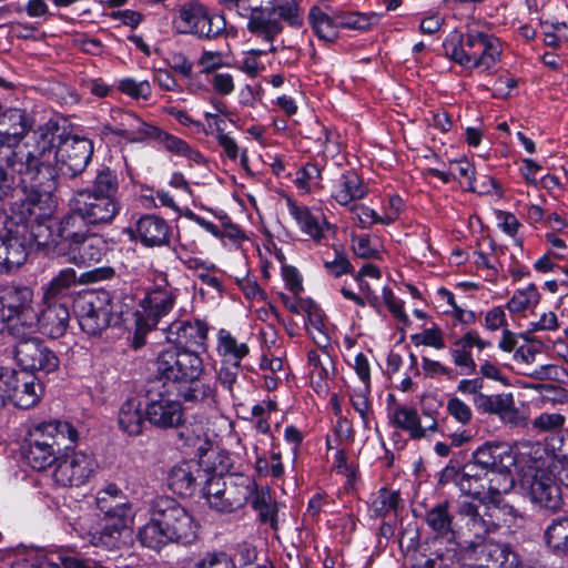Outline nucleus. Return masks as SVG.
<instances>
[{"instance_id":"nucleus-1","label":"nucleus","mask_w":568,"mask_h":568,"mask_svg":"<svg viewBox=\"0 0 568 568\" xmlns=\"http://www.w3.org/2000/svg\"><path fill=\"white\" fill-rule=\"evenodd\" d=\"M58 131L55 125L47 124L40 133L39 145L22 154L32 159L20 182L24 189L50 190L58 172L77 176L89 164L93 154L92 142L79 136L63 138Z\"/></svg>"},{"instance_id":"nucleus-2","label":"nucleus","mask_w":568,"mask_h":568,"mask_svg":"<svg viewBox=\"0 0 568 568\" xmlns=\"http://www.w3.org/2000/svg\"><path fill=\"white\" fill-rule=\"evenodd\" d=\"M443 48L446 57L455 63L480 72H490L503 52L500 40L476 23L468 24L465 32H449Z\"/></svg>"},{"instance_id":"nucleus-3","label":"nucleus","mask_w":568,"mask_h":568,"mask_svg":"<svg viewBox=\"0 0 568 568\" xmlns=\"http://www.w3.org/2000/svg\"><path fill=\"white\" fill-rule=\"evenodd\" d=\"M458 536L485 540L500 528H513L523 519L521 514L510 504H490L463 499L457 503Z\"/></svg>"},{"instance_id":"nucleus-4","label":"nucleus","mask_w":568,"mask_h":568,"mask_svg":"<svg viewBox=\"0 0 568 568\" xmlns=\"http://www.w3.org/2000/svg\"><path fill=\"white\" fill-rule=\"evenodd\" d=\"M30 195L17 207L11 215H17L28 223V246L34 243L38 247L51 248L59 255L58 221L52 219L53 204L50 190L44 187L30 189Z\"/></svg>"},{"instance_id":"nucleus-5","label":"nucleus","mask_w":568,"mask_h":568,"mask_svg":"<svg viewBox=\"0 0 568 568\" xmlns=\"http://www.w3.org/2000/svg\"><path fill=\"white\" fill-rule=\"evenodd\" d=\"M517 455L506 444L486 443L477 449V465L485 468L486 501L506 504L503 496L515 485L511 468L517 465Z\"/></svg>"},{"instance_id":"nucleus-6","label":"nucleus","mask_w":568,"mask_h":568,"mask_svg":"<svg viewBox=\"0 0 568 568\" xmlns=\"http://www.w3.org/2000/svg\"><path fill=\"white\" fill-rule=\"evenodd\" d=\"M254 490L255 480L248 476L237 475L224 478L213 475L202 488V495L210 508L230 514L243 508Z\"/></svg>"},{"instance_id":"nucleus-7","label":"nucleus","mask_w":568,"mask_h":568,"mask_svg":"<svg viewBox=\"0 0 568 568\" xmlns=\"http://www.w3.org/2000/svg\"><path fill=\"white\" fill-rule=\"evenodd\" d=\"M173 24L181 34H191L201 40H212L225 30V20L212 16L200 0H186L176 10Z\"/></svg>"},{"instance_id":"nucleus-8","label":"nucleus","mask_w":568,"mask_h":568,"mask_svg":"<svg viewBox=\"0 0 568 568\" xmlns=\"http://www.w3.org/2000/svg\"><path fill=\"white\" fill-rule=\"evenodd\" d=\"M160 379L176 385L204 375V363L200 354L187 348L169 346L160 351L154 361Z\"/></svg>"},{"instance_id":"nucleus-9","label":"nucleus","mask_w":568,"mask_h":568,"mask_svg":"<svg viewBox=\"0 0 568 568\" xmlns=\"http://www.w3.org/2000/svg\"><path fill=\"white\" fill-rule=\"evenodd\" d=\"M9 329L11 335L18 339L14 356L23 372L49 374L59 367L60 362L55 353L40 339L31 337L33 332H29V329L21 332L18 324L10 325Z\"/></svg>"},{"instance_id":"nucleus-10","label":"nucleus","mask_w":568,"mask_h":568,"mask_svg":"<svg viewBox=\"0 0 568 568\" xmlns=\"http://www.w3.org/2000/svg\"><path fill=\"white\" fill-rule=\"evenodd\" d=\"M151 509L171 541L189 544L195 538L197 526L193 517L175 499L156 497Z\"/></svg>"},{"instance_id":"nucleus-11","label":"nucleus","mask_w":568,"mask_h":568,"mask_svg":"<svg viewBox=\"0 0 568 568\" xmlns=\"http://www.w3.org/2000/svg\"><path fill=\"white\" fill-rule=\"evenodd\" d=\"M74 307L81 329L89 335L104 331L116 313L113 295L108 291L88 293L75 302Z\"/></svg>"},{"instance_id":"nucleus-12","label":"nucleus","mask_w":568,"mask_h":568,"mask_svg":"<svg viewBox=\"0 0 568 568\" xmlns=\"http://www.w3.org/2000/svg\"><path fill=\"white\" fill-rule=\"evenodd\" d=\"M28 253V223L17 215L8 216L0 232V273L21 266Z\"/></svg>"},{"instance_id":"nucleus-13","label":"nucleus","mask_w":568,"mask_h":568,"mask_svg":"<svg viewBox=\"0 0 568 568\" xmlns=\"http://www.w3.org/2000/svg\"><path fill=\"white\" fill-rule=\"evenodd\" d=\"M43 387L33 374L10 371L0 374V397L21 409L37 405L42 396Z\"/></svg>"},{"instance_id":"nucleus-14","label":"nucleus","mask_w":568,"mask_h":568,"mask_svg":"<svg viewBox=\"0 0 568 568\" xmlns=\"http://www.w3.org/2000/svg\"><path fill=\"white\" fill-rule=\"evenodd\" d=\"M179 294L180 290L169 282L165 273L155 274L153 286L142 301L143 321L149 329L155 327L159 321L172 311Z\"/></svg>"},{"instance_id":"nucleus-15","label":"nucleus","mask_w":568,"mask_h":568,"mask_svg":"<svg viewBox=\"0 0 568 568\" xmlns=\"http://www.w3.org/2000/svg\"><path fill=\"white\" fill-rule=\"evenodd\" d=\"M32 296V291L26 286L0 287V314L4 323L16 318L14 324L19 325L21 332H33L36 313L31 310Z\"/></svg>"},{"instance_id":"nucleus-16","label":"nucleus","mask_w":568,"mask_h":568,"mask_svg":"<svg viewBox=\"0 0 568 568\" xmlns=\"http://www.w3.org/2000/svg\"><path fill=\"white\" fill-rule=\"evenodd\" d=\"M524 485L531 501L540 508L555 511L561 507V489L551 471L530 466L524 476Z\"/></svg>"},{"instance_id":"nucleus-17","label":"nucleus","mask_w":568,"mask_h":568,"mask_svg":"<svg viewBox=\"0 0 568 568\" xmlns=\"http://www.w3.org/2000/svg\"><path fill=\"white\" fill-rule=\"evenodd\" d=\"M97 467V462L91 454L73 452L59 459L52 478L61 487H79L93 476Z\"/></svg>"},{"instance_id":"nucleus-18","label":"nucleus","mask_w":568,"mask_h":568,"mask_svg":"<svg viewBox=\"0 0 568 568\" xmlns=\"http://www.w3.org/2000/svg\"><path fill=\"white\" fill-rule=\"evenodd\" d=\"M210 325L201 318H183L173 321L164 328L165 339L179 348H206Z\"/></svg>"},{"instance_id":"nucleus-19","label":"nucleus","mask_w":568,"mask_h":568,"mask_svg":"<svg viewBox=\"0 0 568 568\" xmlns=\"http://www.w3.org/2000/svg\"><path fill=\"white\" fill-rule=\"evenodd\" d=\"M70 201L93 226L111 223L120 211V204L115 197L95 195L84 191L78 192Z\"/></svg>"},{"instance_id":"nucleus-20","label":"nucleus","mask_w":568,"mask_h":568,"mask_svg":"<svg viewBox=\"0 0 568 568\" xmlns=\"http://www.w3.org/2000/svg\"><path fill=\"white\" fill-rule=\"evenodd\" d=\"M145 414L148 422L162 429L174 428L183 422V408L181 403L169 394L148 392Z\"/></svg>"},{"instance_id":"nucleus-21","label":"nucleus","mask_w":568,"mask_h":568,"mask_svg":"<svg viewBox=\"0 0 568 568\" xmlns=\"http://www.w3.org/2000/svg\"><path fill=\"white\" fill-rule=\"evenodd\" d=\"M77 429L69 423L62 420L43 422L29 432V437L32 439L48 444L51 449L59 455L71 449L78 440Z\"/></svg>"},{"instance_id":"nucleus-22","label":"nucleus","mask_w":568,"mask_h":568,"mask_svg":"<svg viewBox=\"0 0 568 568\" xmlns=\"http://www.w3.org/2000/svg\"><path fill=\"white\" fill-rule=\"evenodd\" d=\"M423 416L425 425L422 424V417L414 406L395 405L388 412L390 424L406 432L412 439H420L426 437L428 433L438 430L437 420L430 414L424 413Z\"/></svg>"},{"instance_id":"nucleus-23","label":"nucleus","mask_w":568,"mask_h":568,"mask_svg":"<svg viewBox=\"0 0 568 568\" xmlns=\"http://www.w3.org/2000/svg\"><path fill=\"white\" fill-rule=\"evenodd\" d=\"M171 226L156 214L141 215L132 229V239L144 247H162L170 243Z\"/></svg>"},{"instance_id":"nucleus-24","label":"nucleus","mask_w":568,"mask_h":568,"mask_svg":"<svg viewBox=\"0 0 568 568\" xmlns=\"http://www.w3.org/2000/svg\"><path fill=\"white\" fill-rule=\"evenodd\" d=\"M281 17H278V12L275 10L273 6H265V10L255 11L253 14H248L247 19V30L261 38L268 44L267 49H252V52L255 55H261L268 51H274L273 47L274 39L282 32V23Z\"/></svg>"},{"instance_id":"nucleus-25","label":"nucleus","mask_w":568,"mask_h":568,"mask_svg":"<svg viewBox=\"0 0 568 568\" xmlns=\"http://www.w3.org/2000/svg\"><path fill=\"white\" fill-rule=\"evenodd\" d=\"M69 211L58 221L57 235L59 237V254L70 246L79 243L81 239L90 234L91 223L87 222L85 216L70 201Z\"/></svg>"},{"instance_id":"nucleus-26","label":"nucleus","mask_w":568,"mask_h":568,"mask_svg":"<svg viewBox=\"0 0 568 568\" xmlns=\"http://www.w3.org/2000/svg\"><path fill=\"white\" fill-rule=\"evenodd\" d=\"M108 250V241L102 235L91 232L81 239L79 243L59 254V256H65L68 262L82 266L100 263L106 255Z\"/></svg>"},{"instance_id":"nucleus-27","label":"nucleus","mask_w":568,"mask_h":568,"mask_svg":"<svg viewBox=\"0 0 568 568\" xmlns=\"http://www.w3.org/2000/svg\"><path fill=\"white\" fill-rule=\"evenodd\" d=\"M45 307L37 318L39 331L50 337L59 338L64 335L70 322V312L64 303L44 300Z\"/></svg>"},{"instance_id":"nucleus-28","label":"nucleus","mask_w":568,"mask_h":568,"mask_svg":"<svg viewBox=\"0 0 568 568\" xmlns=\"http://www.w3.org/2000/svg\"><path fill=\"white\" fill-rule=\"evenodd\" d=\"M251 337L236 334L226 328H220L216 333L215 351L220 359L242 363L251 353Z\"/></svg>"},{"instance_id":"nucleus-29","label":"nucleus","mask_w":568,"mask_h":568,"mask_svg":"<svg viewBox=\"0 0 568 568\" xmlns=\"http://www.w3.org/2000/svg\"><path fill=\"white\" fill-rule=\"evenodd\" d=\"M287 207L301 231L314 241L321 242L325 237V233L331 230V225L322 212L312 211L307 206L298 205L291 200L287 201Z\"/></svg>"},{"instance_id":"nucleus-30","label":"nucleus","mask_w":568,"mask_h":568,"mask_svg":"<svg viewBox=\"0 0 568 568\" xmlns=\"http://www.w3.org/2000/svg\"><path fill=\"white\" fill-rule=\"evenodd\" d=\"M368 194V187L355 171L342 173L332 186L331 196L342 206L349 207Z\"/></svg>"},{"instance_id":"nucleus-31","label":"nucleus","mask_w":568,"mask_h":568,"mask_svg":"<svg viewBox=\"0 0 568 568\" xmlns=\"http://www.w3.org/2000/svg\"><path fill=\"white\" fill-rule=\"evenodd\" d=\"M311 349L307 353V366L310 371L311 383L316 393H326L328 390L327 382L335 373L333 357L325 349Z\"/></svg>"},{"instance_id":"nucleus-32","label":"nucleus","mask_w":568,"mask_h":568,"mask_svg":"<svg viewBox=\"0 0 568 568\" xmlns=\"http://www.w3.org/2000/svg\"><path fill=\"white\" fill-rule=\"evenodd\" d=\"M204 470L195 460H184L174 465L168 476L170 489L180 496H191L195 489L196 479Z\"/></svg>"},{"instance_id":"nucleus-33","label":"nucleus","mask_w":568,"mask_h":568,"mask_svg":"<svg viewBox=\"0 0 568 568\" xmlns=\"http://www.w3.org/2000/svg\"><path fill=\"white\" fill-rule=\"evenodd\" d=\"M485 468L477 465V450L473 462L468 463L463 471L457 475L456 484L463 495L471 497L475 501H486Z\"/></svg>"},{"instance_id":"nucleus-34","label":"nucleus","mask_w":568,"mask_h":568,"mask_svg":"<svg viewBox=\"0 0 568 568\" xmlns=\"http://www.w3.org/2000/svg\"><path fill=\"white\" fill-rule=\"evenodd\" d=\"M146 422L145 405L139 398H129L121 405L118 423L128 435L142 434Z\"/></svg>"},{"instance_id":"nucleus-35","label":"nucleus","mask_w":568,"mask_h":568,"mask_svg":"<svg viewBox=\"0 0 568 568\" xmlns=\"http://www.w3.org/2000/svg\"><path fill=\"white\" fill-rule=\"evenodd\" d=\"M425 521L429 529L437 536L450 541H457L458 529L453 528V515L449 511V503L443 501L426 511Z\"/></svg>"},{"instance_id":"nucleus-36","label":"nucleus","mask_w":568,"mask_h":568,"mask_svg":"<svg viewBox=\"0 0 568 568\" xmlns=\"http://www.w3.org/2000/svg\"><path fill=\"white\" fill-rule=\"evenodd\" d=\"M475 407L484 414L498 415L505 422H514L517 410L511 394L477 395L474 397Z\"/></svg>"},{"instance_id":"nucleus-37","label":"nucleus","mask_w":568,"mask_h":568,"mask_svg":"<svg viewBox=\"0 0 568 568\" xmlns=\"http://www.w3.org/2000/svg\"><path fill=\"white\" fill-rule=\"evenodd\" d=\"M308 20L320 39L333 41L337 37V10L331 6L325 4L324 8L318 6L312 7Z\"/></svg>"},{"instance_id":"nucleus-38","label":"nucleus","mask_w":568,"mask_h":568,"mask_svg":"<svg viewBox=\"0 0 568 568\" xmlns=\"http://www.w3.org/2000/svg\"><path fill=\"white\" fill-rule=\"evenodd\" d=\"M123 509L120 508L122 519L109 520L100 531L92 534L90 542L93 546L105 549H116L120 547L122 534L131 521V518H125V510Z\"/></svg>"},{"instance_id":"nucleus-39","label":"nucleus","mask_w":568,"mask_h":568,"mask_svg":"<svg viewBox=\"0 0 568 568\" xmlns=\"http://www.w3.org/2000/svg\"><path fill=\"white\" fill-rule=\"evenodd\" d=\"M489 541L485 540H476L470 539L466 540L465 545H462L458 541H450L449 546H446L447 550H454L456 552V562L459 567L465 568H477L478 564L485 562V557L483 556L484 550L486 549V545Z\"/></svg>"},{"instance_id":"nucleus-40","label":"nucleus","mask_w":568,"mask_h":568,"mask_svg":"<svg viewBox=\"0 0 568 568\" xmlns=\"http://www.w3.org/2000/svg\"><path fill=\"white\" fill-rule=\"evenodd\" d=\"M252 508L257 513L262 524H268L273 529H277V503L272 497L267 487L258 488L255 484V490L250 497Z\"/></svg>"},{"instance_id":"nucleus-41","label":"nucleus","mask_w":568,"mask_h":568,"mask_svg":"<svg viewBox=\"0 0 568 568\" xmlns=\"http://www.w3.org/2000/svg\"><path fill=\"white\" fill-rule=\"evenodd\" d=\"M179 392L181 397L190 403H214L216 396L214 384L203 378V375L181 383Z\"/></svg>"},{"instance_id":"nucleus-42","label":"nucleus","mask_w":568,"mask_h":568,"mask_svg":"<svg viewBox=\"0 0 568 568\" xmlns=\"http://www.w3.org/2000/svg\"><path fill=\"white\" fill-rule=\"evenodd\" d=\"M153 141L158 142L165 151L175 155L185 156L196 164H203V155L195 149L191 148L184 140L179 136L172 135L162 129H158Z\"/></svg>"},{"instance_id":"nucleus-43","label":"nucleus","mask_w":568,"mask_h":568,"mask_svg":"<svg viewBox=\"0 0 568 568\" xmlns=\"http://www.w3.org/2000/svg\"><path fill=\"white\" fill-rule=\"evenodd\" d=\"M546 545L557 555L568 554V516L557 517L544 532Z\"/></svg>"},{"instance_id":"nucleus-44","label":"nucleus","mask_w":568,"mask_h":568,"mask_svg":"<svg viewBox=\"0 0 568 568\" xmlns=\"http://www.w3.org/2000/svg\"><path fill=\"white\" fill-rule=\"evenodd\" d=\"M486 558L477 568H513L517 564V554L507 545L489 541L483 552Z\"/></svg>"},{"instance_id":"nucleus-45","label":"nucleus","mask_w":568,"mask_h":568,"mask_svg":"<svg viewBox=\"0 0 568 568\" xmlns=\"http://www.w3.org/2000/svg\"><path fill=\"white\" fill-rule=\"evenodd\" d=\"M471 346L466 334L454 341L449 348V355L457 373L462 375H470L476 372L477 364L471 354Z\"/></svg>"},{"instance_id":"nucleus-46","label":"nucleus","mask_w":568,"mask_h":568,"mask_svg":"<svg viewBox=\"0 0 568 568\" xmlns=\"http://www.w3.org/2000/svg\"><path fill=\"white\" fill-rule=\"evenodd\" d=\"M58 456L59 454L53 452L50 445L43 443L41 444L29 437L24 457L33 469H45L54 462L59 460Z\"/></svg>"},{"instance_id":"nucleus-47","label":"nucleus","mask_w":568,"mask_h":568,"mask_svg":"<svg viewBox=\"0 0 568 568\" xmlns=\"http://www.w3.org/2000/svg\"><path fill=\"white\" fill-rule=\"evenodd\" d=\"M399 501L400 496L397 490L382 487L371 495L369 509L375 517H385L397 510Z\"/></svg>"},{"instance_id":"nucleus-48","label":"nucleus","mask_w":568,"mask_h":568,"mask_svg":"<svg viewBox=\"0 0 568 568\" xmlns=\"http://www.w3.org/2000/svg\"><path fill=\"white\" fill-rule=\"evenodd\" d=\"M179 438L183 446L194 448L201 454L206 452L209 446L207 428L202 422L183 425Z\"/></svg>"},{"instance_id":"nucleus-49","label":"nucleus","mask_w":568,"mask_h":568,"mask_svg":"<svg viewBox=\"0 0 568 568\" xmlns=\"http://www.w3.org/2000/svg\"><path fill=\"white\" fill-rule=\"evenodd\" d=\"M161 526L162 525L158 521L156 516H153V510L151 509V518L149 523L139 530V540L144 547L160 549L162 546L171 542Z\"/></svg>"},{"instance_id":"nucleus-50","label":"nucleus","mask_w":568,"mask_h":568,"mask_svg":"<svg viewBox=\"0 0 568 568\" xmlns=\"http://www.w3.org/2000/svg\"><path fill=\"white\" fill-rule=\"evenodd\" d=\"M540 300V294L535 284H529L524 288L515 291L514 295L507 303L510 313H521L526 310L535 307Z\"/></svg>"},{"instance_id":"nucleus-51","label":"nucleus","mask_w":568,"mask_h":568,"mask_svg":"<svg viewBox=\"0 0 568 568\" xmlns=\"http://www.w3.org/2000/svg\"><path fill=\"white\" fill-rule=\"evenodd\" d=\"M77 284V273L73 268L68 267L59 272V274L51 280L45 293L44 300L59 301L60 296L68 293L70 287Z\"/></svg>"},{"instance_id":"nucleus-52","label":"nucleus","mask_w":568,"mask_h":568,"mask_svg":"<svg viewBox=\"0 0 568 568\" xmlns=\"http://www.w3.org/2000/svg\"><path fill=\"white\" fill-rule=\"evenodd\" d=\"M379 20L376 13L344 12L337 10V24L339 28L353 30H367Z\"/></svg>"},{"instance_id":"nucleus-53","label":"nucleus","mask_w":568,"mask_h":568,"mask_svg":"<svg viewBox=\"0 0 568 568\" xmlns=\"http://www.w3.org/2000/svg\"><path fill=\"white\" fill-rule=\"evenodd\" d=\"M306 312L307 322L305 325L308 334L320 347H326L329 343V337L325 332L322 313L315 305H310Z\"/></svg>"},{"instance_id":"nucleus-54","label":"nucleus","mask_w":568,"mask_h":568,"mask_svg":"<svg viewBox=\"0 0 568 568\" xmlns=\"http://www.w3.org/2000/svg\"><path fill=\"white\" fill-rule=\"evenodd\" d=\"M158 129L159 126L148 123L136 115L132 126L126 131L122 130L123 139L130 143H143L153 141Z\"/></svg>"},{"instance_id":"nucleus-55","label":"nucleus","mask_w":568,"mask_h":568,"mask_svg":"<svg viewBox=\"0 0 568 568\" xmlns=\"http://www.w3.org/2000/svg\"><path fill=\"white\" fill-rule=\"evenodd\" d=\"M118 191V179L114 172L109 168L101 170L94 181L91 189L84 192L93 193L95 195L115 197Z\"/></svg>"},{"instance_id":"nucleus-56","label":"nucleus","mask_w":568,"mask_h":568,"mask_svg":"<svg viewBox=\"0 0 568 568\" xmlns=\"http://www.w3.org/2000/svg\"><path fill=\"white\" fill-rule=\"evenodd\" d=\"M371 386H362L354 388L351 394V403L353 408L358 413L364 427H369L371 416L373 414L372 404L369 402Z\"/></svg>"},{"instance_id":"nucleus-57","label":"nucleus","mask_w":568,"mask_h":568,"mask_svg":"<svg viewBox=\"0 0 568 568\" xmlns=\"http://www.w3.org/2000/svg\"><path fill=\"white\" fill-rule=\"evenodd\" d=\"M322 179V168L317 163H307L296 172L295 184L297 189L308 193L315 187H320Z\"/></svg>"},{"instance_id":"nucleus-58","label":"nucleus","mask_w":568,"mask_h":568,"mask_svg":"<svg viewBox=\"0 0 568 568\" xmlns=\"http://www.w3.org/2000/svg\"><path fill=\"white\" fill-rule=\"evenodd\" d=\"M302 0H267V6H273L278 12V17L292 27H300L302 18L300 13V3Z\"/></svg>"},{"instance_id":"nucleus-59","label":"nucleus","mask_w":568,"mask_h":568,"mask_svg":"<svg viewBox=\"0 0 568 568\" xmlns=\"http://www.w3.org/2000/svg\"><path fill=\"white\" fill-rule=\"evenodd\" d=\"M118 89L134 100H149L152 95V88L148 80L136 81L132 78H124L119 81Z\"/></svg>"},{"instance_id":"nucleus-60","label":"nucleus","mask_w":568,"mask_h":568,"mask_svg":"<svg viewBox=\"0 0 568 568\" xmlns=\"http://www.w3.org/2000/svg\"><path fill=\"white\" fill-rule=\"evenodd\" d=\"M422 369L427 378L444 377L447 381L454 382L458 376L457 369L425 356L422 357Z\"/></svg>"},{"instance_id":"nucleus-61","label":"nucleus","mask_w":568,"mask_h":568,"mask_svg":"<svg viewBox=\"0 0 568 568\" xmlns=\"http://www.w3.org/2000/svg\"><path fill=\"white\" fill-rule=\"evenodd\" d=\"M456 552L438 548L432 557L427 558L423 564L414 565L412 568H459L456 562Z\"/></svg>"},{"instance_id":"nucleus-62","label":"nucleus","mask_w":568,"mask_h":568,"mask_svg":"<svg viewBox=\"0 0 568 568\" xmlns=\"http://www.w3.org/2000/svg\"><path fill=\"white\" fill-rule=\"evenodd\" d=\"M410 339L416 346L425 345L436 349L445 348L444 335L437 325L426 328L418 334L412 335Z\"/></svg>"},{"instance_id":"nucleus-63","label":"nucleus","mask_w":568,"mask_h":568,"mask_svg":"<svg viewBox=\"0 0 568 568\" xmlns=\"http://www.w3.org/2000/svg\"><path fill=\"white\" fill-rule=\"evenodd\" d=\"M241 369L242 363H234L221 359V366L216 373V378L224 388L232 392V388L237 381Z\"/></svg>"},{"instance_id":"nucleus-64","label":"nucleus","mask_w":568,"mask_h":568,"mask_svg":"<svg viewBox=\"0 0 568 568\" xmlns=\"http://www.w3.org/2000/svg\"><path fill=\"white\" fill-rule=\"evenodd\" d=\"M195 568H236V565L225 551H211L196 561Z\"/></svg>"}]
</instances>
